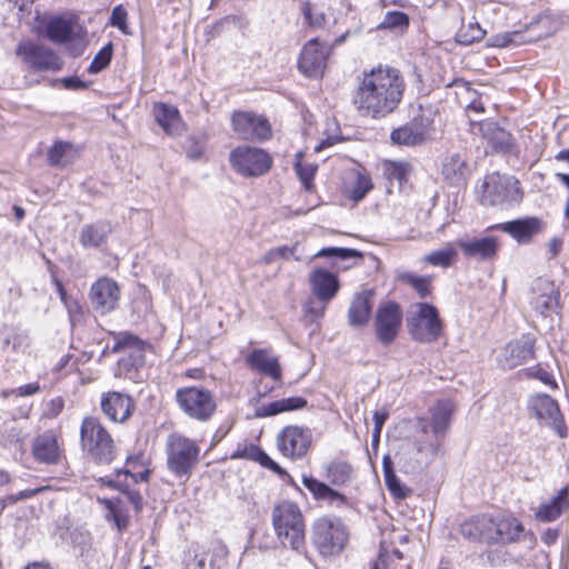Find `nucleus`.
<instances>
[{
    "instance_id": "33",
    "label": "nucleus",
    "mask_w": 569,
    "mask_h": 569,
    "mask_svg": "<svg viewBox=\"0 0 569 569\" xmlns=\"http://www.w3.org/2000/svg\"><path fill=\"white\" fill-rule=\"evenodd\" d=\"M250 368L271 377L278 381L281 379V367L278 357L271 356L266 349H254L246 359Z\"/></svg>"
},
{
    "instance_id": "8",
    "label": "nucleus",
    "mask_w": 569,
    "mask_h": 569,
    "mask_svg": "<svg viewBox=\"0 0 569 569\" xmlns=\"http://www.w3.org/2000/svg\"><path fill=\"white\" fill-rule=\"evenodd\" d=\"M415 435L416 456L413 461L406 466L408 471H415L429 466L438 456L445 437L429 429L428 419L419 418Z\"/></svg>"
},
{
    "instance_id": "40",
    "label": "nucleus",
    "mask_w": 569,
    "mask_h": 569,
    "mask_svg": "<svg viewBox=\"0 0 569 569\" xmlns=\"http://www.w3.org/2000/svg\"><path fill=\"white\" fill-rule=\"evenodd\" d=\"M307 406V400L302 397H290L273 402L262 405L257 408V417H271L284 411L302 409Z\"/></svg>"
},
{
    "instance_id": "22",
    "label": "nucleus",
    "mask_w": 569,
    "mask_h": 569,
    "mask_svg": "<svg viewBox=\"0 0 569 569\" xmlns=\"http://www.w3.org/2000/svg\"><path fill=\"white\" fill-rule=\"evenodd\" d=\"M312 293L319 302L328 303L339 290V280L336 274L325 269H316L309 276Z\"/></svg>"
},
{
    "instance_id": "29",
    "label": "nucleus",
    "mask_w": 569,
    "mask_h": 569,
    "mask_svg": "<svg viewBox=\"0 0 569 569\" xmlns=\"http://www.w3.org/2000/svg\"><path fill=\"white\" fill-rule=\"evenodd\" d=\"M373 293L370 290H363L357 293L348 309V323L353 328L365 327L370 319L372 310Z\"/></svg>"
},
{
    "instance_id": "52",
    "label": "nucleus",
    "mask_w": 569,
    "mask_h": 569,
    "mask_svg": "<svg viewBox=\"0 0 569 569\" xmlns=\"http://www.w3.org/2000/svg\"><path fill=\"white\" fill-rule=\"evenodd\" d=\"M327 134L326 139H323L319 144L315 146L313 150L316 152L321 151L325 147L333 146L335 143L341 140L340 128L336 120H327L326 121V130Z\"/></svg>"
},
{
    "instance_id": "15",
    "label": "nucleus",
    "mask_w": 569,
    "mask_h": 569,
    "mask_svg": "<svg viewBox=\"0 0 569 569\" xmlns=\"http://www.w3.org/2000/svg\"><path fill=\"white\" fill-rule=\"evenodd\" d=\"M530 305L541 316L549 317L559 307V291L556 284L547 279L535 280L530 291Z\"/></svg>"
},
{
    "instance_id": "25",
    "label": "nucleus",
    "mask_w": 569,
    "mask_h": 569,
    "mask_svg": "<svg viewBox=\"0 0 569 569\" xmlns=\"http://www.w3.org/2000/svg\"><path fill=\"white\" fill-rule=\"evenodd\" d=\"M77 18L73 16H56L48 20L44 30L47 38L58 44L66 43L77 37Z\"/></svg>"
},
{
    "instance_id": "41",
    "label": "nucleus",
    "mask_w": 569,
    "mask_h": 569,
    "mask_svg": "<svg viewBox=\"0 0 569 569\" xmlns=\"http://www.w3.org/2000/svg\"><path fill=\"white\" fill-rule=\"evenodd\" d=\"M79 157V149L70 142L57 141L48 151L51 166L66 167Z\"/></svg>"
},
{
    "instance_id": "43",
    "label": "nucleus",
    "mask_w": 569,
    "mask_h": 569,
    "mask_svg": "<svg viewBox=\"0 0 569 569\" xmlns=\"http://www.w3.org/2000/svg\"><path fill=\"white\" fill-rule=\"evenodd\" d=\"M440 172L443 178H453L465 177L470 173V170L461 154L451 153L442 158Z\"/></svg>"
},
{
    "instance_id": "24",
    "label": "nucleus",
    "mask_w": 569,
    "mask_h": 569,
    "mask_svg": "<svg viewBox=\"0 0 569 569\" xmlns=\"http://www.w3.org/2000/svg\"><path fill=\"white\" fill-rule=\"evenodd\" d=\"M101 409L110 420L123 422L130 417L133 402L128 395L112 391L102 397Z\"/></svg>"
},
{
    "instance_id": "53",
    "label": "nucleus",
    "mask_w": 569,
    "mask_h": 569,
    "mask_svg": "<svg viewBox=\"0 0 569 569\" xmlns=\"http://www.w3.org/2000/svg\"><path fill=\"white\" fill-rule=\"evenodd\" d=\"M389 178H406L415 174L413 166L406 161L390 162L387 166Z\"/></svg>"
},
{
    "instance_id": "51",
    "label": "nucleus",
    "mask_w": 569,
    "mask_h": 569,
    "mask_svg": "<svg viewBox=\"0 0 569 569\" xmlns=\"http://www.w3.org/2000/svg\"><path fill=\"white\" fill-rule=\"evenodd\" d=\"M361 257V253L355 249L329 247L322 248L313 257L315 258H337L340 260H348L350 258Z\"/></svg>"
},
{
    "instance_id": "47",
    "label": "nucleus",
    "mask_w": 569,
    "mask_h": 569,
    "mask_svg": "<svg viewBox=\"0 0 569 569\" xmlns=\"http://www.w3.org/2000/svg\"><path fill=\"white\" fill-rule=\"evenodd\" d=\"M486 36V30L477 21L462 24L457 33V41L460 44L469 46L481 41Z\"/></svg>"
},
{
    "instance_id": "44",
    "label": "nucleus",
    "mask_w": 569,
    "mask_h": 569,
    "mask_svg": "<svg viewBox=\"0 0 569 569\" xmlns=\"http://www.w3.org/2000/svg\"><path fill=\"white\" fill-rule=\"evenodd\" d=\"M457 259V250L451 243H446L442 248L430 252L423 257V261L433 266L448 268L455 263Z\"/></svg>"
},
{
    "instance_id": "37",
    "label": "nucleus",
    "mask_w": 569,
    "mask_h": 569,
    "mask_svg": "<svg viewBox=\"0 0 569 569\" xmlns=\"http://www.w3.org/2000/svg\"><path fill=\"white\" fill-rule=\"evenodd\" d=\"M112 336L114 345L111 348V352L130 351V357L133 359V366L142 362V352L144 348V342L142 340L129 332L112 333Z\"/></svg>"
},
{
    "instance_id": "1",
    "label": "nucleus",
    "mask_w": 569,
    "mask_h": 569,
    "mask_svg": "<svg viewBox=\"0 0 569 569\" xmlns=\"http://www.w3.org/2000/svg\"><path fill=\"white\" fill-rule=\"evenodd\" d=\"M405 88L399 70L379 66L362 73L352 102L362 117L385 118L398 108Z\"/></svg>"
},
{
    "instance_id": "38",
    "label": "nucleus",
    "mask_w": 569,
    "mask_h": 569,
    "mask_svg": "<svg viewBox=\"0 0 569 569\" xmlns=\"http://www.w3.org/2000/svg\"><path fill=\"white\" fill-rule=\"evenodd\" d=\"M104 507V518L112 521L119 532L129 526V512L126 502L121 499H99Z\"/></svg>"
},
{
    "instance_id": "64",
    "label": "nucleus",
    "mask_w": 569,
    "mask_h": 569,
    "mask_svg": "<svg viewBox=\"0 0 569 569\" xmlns=\"http://www.w3.org/2000/svg\"><path fill=\"white\" fill-rule=\"evenodd\" d=\"M556 160L559 162H563L568 169V172H559L557 173V178H569V150H561L556 156Z\"/></svg>"
},
{
    "instance_id": "27",
    "label": "nucleus",
    "mask_w": 569,
    "mask_h": 569,
    "mask_svg": "<svg viewBox=\"0 0 569 569\" xmlns=\"http://www.w3.org/2000/svg\"><path fill=\"white\" fill-rule=\"evenodd\" d=\"M152 112L157 123L169 136H180L184 131V124L177 107L156 102Z\"/></svg>"
},
{
    "instance_id": "13",
    "label": "nucleus",
    "mask_w": 569,
    "mask_h": 569,
    "mask_svg": "<svg viewBox=\"0 0 569 569\" xmlns=\"http://www.w3.org/2000/svg\"><path fill=\"white\" fill-rule=\"evenodd\" d=\"M16 54L28 66V68L42 70H59L62 66L60 58L56 52L31 40L20 42L16 48Z\"/></svg>"
},
{
    "instance_id": "42",
    "label": "nucleus",
    "mask_w": 569,
    "mask_h": 569,
    "mask_svg": "<svg viewBox=\"0 0 569 569\" xmlns=\"http://www.w3.org/2000/svg\"><path fill=\"white\" fill-rule=\"evenodd\" d=\"M385 483L390 493L397 499H405L411 493V489L402 485L393 470L391 458L386 455L382 459Z\"/></svg>"
},
{
    "instance_id": "26",
    "label": "nucleus",
    "mask_w": 569,
    "mask_h": 569,
    "mask_svg": "<svg viewBox=\"0 0 569 569\" xmlns=\"http://www.w3.org/2000/svg\"><path fill=\"white\" fill-rule=\"evenodd\" d=\"M569 509V482L549 501L542 502L535 511L540 522H552Z\"/></svg>"
},
{
    "instance_id": "63",
    "label": "nucleus",
    "mask_w": 569,
    "mask_h": 569,
    "mask_svg": "<svg viewBox=\"0 0 569 569\" xmlns=\"http://www.w3.org/2000/svg\"><path fill=\"white\" fill-rule=\"evenodd\" d=\"M127 500L133 505L134 510L137 512L141 511L142 509V497L138 491H127L126 492Z\"/></svg>"
},
{
    "instance_id": "28",
    "label": "nucleus",
    "mask_w": 569,
    "mask_h": 569,
    "mask_svg": "<svg viewBox=\"0 0 569 569\" xmlns=\"http://www.w3.org/2000/svg\"><path fill=\"white\" fill-rule=\"evenodd\" d=\"M457 244L468 258L477 260L492 259L498 250V240L496 237L473 238L470 240H458Z\"/></svg>"
},
{
    "instance_id": "10",
    "label": "nucleus",
    "mask_w": 569,
    "mask_h": 569,
    "mask_svg": "<svg viewBox=\"0 0 569 569\" xmlns=\"http://www.w3.org/2000/svg\"><path fill=\"white\" fill-rule=\"evenodd\" d=\"M402 325V310L393 301L381 303L375 315L373 326L377 340L383 345H391L398 337Z\"/></svg>"
},
{
    "instance_id": "39",
    "label": "nucleus",
    "mask_w": 569,
    "mask_h": 569,
    "mask_svg": "<svg viewBox=\"0 0 569 569\" xmlns=\"http://www.w3.org/2000/svg\"><path fill=\"white\" fill-rule=\"evenodd\" d=\"M323 477L336 487H341L348 483L353 475L352 466L345 460H332L322 466Z\"/></svg>"
},
{
    "instance_id": "23",
    "label": "nucleus",
    "mask_w": 569,
    "mask_h": 569,
    "mask_svg": "<svg viewBox=\"0 0 569 569\" xmlns=\"http://www.w3.org/2000/svg\"><path fill=\"white\" fill-rule=\"evenodd\" d=\"M32 455L41 463L53 465L59 462L62 449L57 436L52 431H46L36 437L32 442Z\"/></svg>"
},
{
    "instance_id": "21",
    "label": "nucleus",
    "mask_w": 569,
    "mask_h": 569,
    "mask_svg": "<svg viewBox=\"0 0 569 569\" xmlns=\"http://www.w3.org/2000/svg\"><path fill=\"white\" fill-rule=\"evenodd\" d=\"M390 139L395 144L415 147L428 140V124L415 118L412 121L393 129Z\"/></svg>"
},
{
    "instance_id": "12",
    "label": "nucleus",
    "mask_w": 569,
    "mask_h": 569,
    "mask_svg": "<svg viewBox=\"0 0 569 569\" xmlns=\"http://www.w3.org/2000/svg\"><path fill=\"white\" fill-rule=\"evenodd\" d=\"M233 131L243 140L264 141L271 138L272 129L269 120L249 111H236L231 116Z\"/></svg>"
},
{
    "instance_id": "19",
    "label": "nucleus",
    "mask_w": 569,
    "mask_h": 569,
    "mask_svg": "<svg viewBox=\"0 0 569 569\" xmlns=\"http://www.w3.org/2000/svg\"><path fill=\"white\" fill-rule=\"evenodd\" d=\"M499 229L519 243H528L533 236L540 233L543 229V222L536 217H528L523 219H517L495 226H490L488 230Z\"/></svg>"
},
{
    "instance_id": "20",
    "label": "nucleus",
    "mask_w": 569,
    "mask_h": 569,
    "mask_svg": "<svg viewBox=\"0 0 569 569\" xmlns=\"http://www.w3.org/2000/svg\"><path fill=\"white\" fill-rule=\"evenodd\" d=\"M495 518L488 515L471 517L460 526V533L472 541L495 542Z\"/></svg>"
},
{
    "instance_id": "32",
    "label": "nucleus",
    "mask_w": 569,
    "mask_h": 569,
    "mask_svg": "<svg viewBox=\"0 0 569 569\" xmlns=\"http://www.w3.org/2000/svg\"><path fill=\"white\" fill-rule=\"evenodd\" d=\"M302 483L318 501L335 507H341L347 502V498L342 493L313 477L303 476Z\"/></svg>"
},
{
    "instance_id": "6",
    "label": "nucleus",
    "mask_w": 569,
    "mask_h": 569,
    "mask_svg": "<svg viewBox=\"0 0 569 569\" xmlns=\"http://www.w3.org/2000/svg\"><path fill=\"white\" fill-rule=\"evenodd\" d=\"M348 539L347 527L339 518H319L312 526V541L322 556L339 555Z\"/></svg>"
},
{
    "instance_id": "62",
    "label": "nucleus",
    "mask_w": 569,
    "mask_h": 569,
    "mask_svg": "<svg viewBox=\"0 0 569 569\" xmlns=\"http://www.w3.org/2000/svg\"><path fill=\"white\" fill-rule=\"evenodd\" d=\"M148 470H143L140 472H131L129 469L126 470H118L117 477L119 478L121 475H124L126 477H130L132 479V482L137 483L139 481H146L148 479Z\"/></svg>"
},
{
    "instance_id": "49",
    "label": "nucleus",
    "mask_w": 569,
    "mask_h": 569,
    "mask_svg": "<svg viewBox=\"0 0 569 569\" xmlns=\"http://www.w3.org/2000/svg\"><path fill=\"white\" fill-rule=\"evenodd\" d=\"M112 52L113 48L111 42L102 47L88 67V72L96 74L106 69L110 64Z\"/></svg>"
},
{
    "instance_id": "30",
    "label": "nucleus",
    "mask_w": 569,
    "mask_h": 569,
    "mask_svg": "<svg viewBox=\"0 0 569 569\" xmlns=\"http://www.w3.org/2000/svg\"><path fill=\"white\" fill-rule=\"evenodd\" d=\"M112 227L109 221L99 220L84 224L79 232V243L84 249H98L104 246Z\"/></svg>"
},
{
    "instance_id": "50",
    "label": "nucleus",
    "mask_w": 569,
    "mask_h": 569,
    "mask_svg": "<svg viewBox=\"0 0 569 569\" xmlns=\"http://www.w3.org/2000/svg\"><path fill=\"white\" fill-rule=\"evenodd\" d=\"M301 12L305 21L313 28H320L325 24V13L309 1L302 3Z\"/></svg>"
},
{
    "instance_id": "14",
    "label": "nucleus",
    "mask_w": 569,
    "mask_h": 569,
    "mask_svg": "<svg viewBox=\"0 0 569 569\" xmlns=\"http://www.w3.org/2000/svg\"><path fill=\"white\" fill-rule=\"evenodd\" d=\"M311 431L299 426L283 428L277 437L279 451L287 458L300 459L311 446Z\"/></svg>"
},
{
    "instance_id": "34",
    "label": "nucleus",
    "mask_w": 569,
    "mask_h": 569,
    "mask_svg": "<svg viewBox=\"0 0 569 569\" xmlns=\"http://www.w3.org/2000/svg\"><path fill=\"white\" fill-rule=\"evenodd\" d=\"M533 339L526 335L508 343L505 349L506 366L515 368L530 360L533 357Z\"/></svg>"
},
{
    "instance_id": "48",
    "label": "nucleus",
    "mask_w": 569,
    "mask_h": 569,
    "mask_svg": "<svg viewBox=\"0 0 569 569\" xmlns=\"http://www.w3.org/2000/svg\"><path fill=\"white\" fill-rule=\"evenodd\" d=\"M6 348L9 352L16 355H24L30 347V339L26 331H12L4 341Z\"/></svg>"
},
{
    "instance_id": "54",
    "label": "nucleus",
    "mask_w": 569,
    "mask_h": 569,
    "mask_svg": "<svg viewBox=\"0 0 569 569\" xmlns=\"http://www.w3.org/2000/svg\"><path fill=\"white\" fill-rule=\"evenodd\" d=\"M393 557L397 559H402V552L397 549H393L391 553L386 550L380 551L378 559L371 567V569H395L390 567V562L393 560Z\"/></svg>"
},
{
    "instance_id": "5",
    "label": "nucleus",
    "mask_w": 569,
    "mask_h": 569,
    "mask_svg": "<svg viewBox=\"0 0 569 569\" xmlns=\"http://www.w3.org/2000/svg\"><path fill=\"white\" fill-rule=\"evenodd\" d=\"M407 327L413 340L426 343L436 341L442 332V322L437 308L426 302L410 306Z\"/></svg>"
},
{
    "instance_id": "45",
    "label": "nucleus",
    "mask_w": 569,
    "mask_h": 569,
    "mask_svg": "<svg viewBox=\"0 0 569 569\" xmlns=\"http://www.w3.org/2000/svg\"><path fill=\"white\" fill-rule=\"evenodd\" d=\"M409 23L410 19L407 13L402 11H388L378 24V29L403 33L408 30Z\"/></svg>"
},
{
    "instance_id": "16",
    "label": "nucleus",
    "mask_w": 569,
    "mask_h": 569,
    "mask_svg": "<svg viewBox=\"0 0 569 569\" xmlns=\"http://www.w3.org/2000/svg\"><path fill=\"white\" fill-rule=\"evenodd\" d=\"M529 409L537 419L553 428L561 438L566 437L567 428L555 399L548 395H537L530 399Z\"/></svg>"
},
{
    "instance_id": "2",
    "label": "nucleus",
    "mask_w": 569,
    "mask_h": 569,
    "mask_svg": "<svg viewBox=\"0 0 569 569\" xmlns=\"http://www.w3.org/2000/svg\"><path fill=\"white\" fill-rule=\"evenodd\" d=\"M271 523L279 543L292 551L306 550V522L298 503L282 500L271 510Z\"/></svg>"
},
{
    "instance_id": "60",
    "label": "nucleus",
    "mask_w": 569,
    "mask_h": 569,
    "mask_svg": "<svg viewBox=\"0 0 569 569\" xmlns=\"http://www.w3.org/2000/svg\"><path fill=\"white\" fill-rule=\"evenodd\" d=\"M40 391V385L38 382H31L24 386H20L11 391V395L18 397L32 396Z\"/></svg>"
},
{
    "instance_id": "61",
    "label": "nucleus",
    "mask_w": 569,
    "mask_h": 569,
    "mask_svg": "<svg viewBox=\"0 0 569 569\" xmlns=\"http://www.w3.org/2000/svg\"><path fill=\"white\" fill-rule=\"evenodd\" d=\"M62 83L66 89H70V90H83L88 87L87 83L83 82L78 77L64 78V79H62Z\"/></svg>"
},
{
    "instance_id": "31",
    "label": "nucleus",
    "mask_w": 569,
    "mask_h": 569,
    "mask_svg": "<svg viewBox=\"0 0 569 569\" xmlns=\"http://www.w3.org/2000/svg\"><path fill=\"white\" fill-rule=\"evenodd\" d=\"M479 131L492 150L501 153L510 152L513 147L512 136L493 121H481Z\"/></svg>"
},
{
    "instance_id": "58",
    "label": "nucleus",
    "mask_w": 569,
    "mask_h": 569,
    "mask_svg": "<svg viewBox=\"0 0 569 569\" xmlns=\"http://www.w3.org/2000/svg\"><path fill=\"white\" fill-rule=\"evenodd\" d=\"M256 452L254 460L259 462L262 467L268 468L274 471L278 475H284V470L274 462L266 452H263L259 447L258 450H253Z\"/></svg>"
},
{
    "instance_id": "36",
    "label": "nucleus",
    "mask_w": 569,
    "mask_h": 569,
    "mask_svg": "<svg viewBox=\"0 0 569 569\" xmlns=\"http://www.w3.org/2000/svg\"><path fill=\"white\" fill-rule=\"evenodd\" d=\"M429 412L430 418H427L429 429L445 437L455 412L453 403L449 400H439L430 408Z\"/></svg>"
},
{
    "instance_id": "59",
    "label": "nucleus",
    "mask_w": 569,
    "mask_h": 569,
    "mask_svg": "<svg viewBox=\"0 0 569 569\" xmlns=\"http://www.w3.org/2000/svg\"><path fill=\"white\" fill-rule=\"evenodd\" d=\"M253 450H258V447L254 445H239L238 448L231 452L230 458L254 460L256 452Z\"/></svg>"
},
{
    "instance_id": "57",
    "label": "nucleus",
    "mask_w": 569,
    "mask_h": 569,
    "mask_svg": "<svg viewBox=\"0 0 569 569\" xmlns=\"http://www.w3.org/2000/svg\"><path fill=\"white\" fill-rule=\"evenodd\" d=\"M409 283L416 289L421 298L430 293L431 279L427 277L409 276Z\"/></svg>"
},
{
    "instance_id": "56",
    "label": "nucleus",
    "mask_w": 569,
    "mask_h": 569,
    "mask_svg": "<svg viewBox=\"0 0 569 569\" xmlns=\"http://www.w3.org/2000/svg\"><path fill=\"white\" fill-rule=\"evenodd\" d=\"M127 17H128L127 10L122 6H117L112 10V13L110 17V23H111V26L117 27L123 33H128Z\"/></svg>"
},
{
    "instance_id": "46",
    "label": "nucleus",
    "mask_w": 569,
    "mask_h": 569,
    "mask_svg": "<svg viewBox=\"0 0 569 569\" xmlns=\"http://www.w3.org/2000/svg\"><path fill=\"white\" fill-rule=\"evenodd\" d=\"M373 188L371 180H345L342 193L353 202H358Z\"/></svg>"
},
{
    "instance_id": "11",
    "label": "nucleus",
    "mask_w": 569,
    "mask_h": 569,
    "mask_svg": "<svg viewBox=\"0 0 569 569\" xmlns=\"http://www.w3.org/2000/svg\"><path fill=\"white\" fill-rule=\"evenodd\" d=\"M476 191L481 203L488 206L518 203L522 197L519 180H482Z\"/></svg>"
},
{
    "instance_id": "9",
    "label": "nucleus",
    "mask_w": 569,
    "mask_h": 569,
    "mask_svg": "<svg viewBox=\"0 0 569 569\" xmlns=\"http://www.w3.org/2000/svg\"><path fill=\"white\" fill-rule=\"evenodd\" d=\"M230 162L238 173L258 177L269 171L272 158L263 149L243 146L231 151Z\"/></svg>"
},
{
    "instance_id": "35",
    "label": "nucleus",
    "mask_w": 569,
    "mask_h": 569,
    "mask_svg": "<svg viewBox=\"0 0 569 569\" xmlns=\"http://www.w3.org/2000/svg\"><path fill=\"white\" fill-rule=\"evenodd\" d=\"M495 542H517L525 536V527L515 517H503L495 519Z\"/></svg>"
},
{
    "instance_id": "55",
    "label": "nucleus",
    "mask_w": 569,
    "mask_h": 569,
    "mask_svg": "<svg viewBox=\"0 0 569 569\" xmlns=\"http://www.w3.org/2000/svg\"><path fill=\"white\" fill-rule=\"evenodd\" d=\"M317 169V164L306 161L302 154H298L296 170L299 178H313Z\"/></svg>"
},
{
    "instance_id": "18",
    "label": "nucleus",
    "mask_w": 569,
    "mask_h": 569,
    "mask_svg": "<svg viewBox=\"0 0 569 569\" xmlns=\"http://www.w3.org/2000/svg\"><path fill=\"white\" fill-rule=\"evenodd\" d=\"M328 47L317 39L308 41L298 61V69L307 77L317 78L327 66Z\"/></svg>"
},
{
    "instance_id": "7",
    "label": "nucleus",
    "mask_w": 569,
    "mask_h": 569,
    "mask_svg": "<svg viewBox=\"0 0 569 569\" xmlns=\"http://www.w3.org/2000/svg\"><path fill=\"white\" fill-rule=\"evenodd\" d=\"M176 401L186 416L201 422L210 420L217 409L213 393L201 387L179 388Z\"/></svg>"
},
{
    "instance_id": "4",
    "label": "nucleus",
    "mask_w": 569,
    "mask_h": 569,
    "mask_svg": "<svg viewBox=\"0 0 569 569\" xmlns=\"http://www.w3.org/2000/svg\"><path fill=\"white\" fill-rule=\"evenodd\" d=\"M200 448L191 439L172 433L166 442L167 468L179 479L188 480L198 463Z\"/></svg>"
},
{
    "instance_id": "17",
    "label": "nucleus",
    "mask_w": 569,
    "mask_h": 569,
    "mask_svg": "<svg viewBox=\"0 0 569 569\" xmlns=\"http://www.w3.org/2000/svg\"><path fill=\"white\" fill-rule=\"evenodd\" d=\"M90 298L94 310L101 315H107L118 306L120 299L119 286L111 278H99L91 286Z\"/></svg>"
},
{
    "instance_id": "3",
    "label": "nucleus",
    "mask_w": 569,
    "mask_h": 569,
    "mask_svg": "<svg viewBox=\"0 0 569 569\" xmlns=\"http://www.w3.org/2000/svg\"><path fill=\"white\" fill-rule=\"evenodd\" d=\"M82 450L97 463H110L116 457V446L100 420L87 417L80 428Z\"/></svg>"
}]
</instances>
